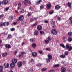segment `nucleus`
I'll use <instances>...</instances> for the list:
<instances>
[{"label":"nucleus","mask_w":72,"mask_h":72,"mask_svg":"<svg viewBox=\"0 0 72 72\" xmlns=\"http://www.w3.org/2000/svg\"><path fill=\"white\" fill-rule=\"evenodd\" d=\"M50 72H54L55 71V70L54 69H52L49 71Z\"/></svg>","instance_id":"obj_55"},{"label":"nucleus","mask_w":72,"mask_h":72,"mask_svg":"<svg viewBox=\"0 0 72 72\" xmlns=\"http://www.w3.org/2000/svg\"><path fill=\"white\" fill-rule=\"evenodd\" d=\"M67 5L69 8H71V3H70L69 2H68V3H67Z\"/></svg>","instance_id":"obj_18"},{"label":"nucleus","mask_w":72,"mask_h":72,"mask_svg":"<svg viewBox=\"0 0 72 72\" xmlns=\"http://www.w3.org/2000/svg\"><path fill=\"white\" fill-rule=\"evenodd\" d=\"M66 49L68 50V51H71L72 50V46H69L68 44L66 45Z\"/></svg>","instance_id":"obj_3"},{"label":"nucleus","mask_w":72,"mask_h":72,"mask_svg":"<svg viewBox=\"0 0 72 72\" xmlns=\"http://www.w3.org/2000/svg\"><path fill=\"white\" fill-rule=\"evenodd\" d=\"M56 25H55L54 24H53L52 27L53 28H54L56 27Z\"/></svg>","instance_id":"obj_63"},{"label":"nucleus","mask_w":72,"mask_h":72,"mask_svg":"<svg viewBox=\"0 0 72 72\" xmlns=\"http://www.w3.org/2000/svg\"><path fill=\"white\" fill-rule=\"evenodd\" d=\"M68 35L69 36H71L72 35V32H69L68 33Z\"/></svg>","instance_id":"obj_30"},{"label":"nucleus","mask_w":72,"mask_h":72,"mask_svg":"<svg viewBox=\"0 0 72 72\" xmlns=\"http://www.w3.org/2000/svg\"><path fill=\"white\" fill-rule=\"evenodd\" d=\"M12 62H13L14 64H16L17 62V59L16 58L12 59Z\"/></svg>","instance_id":"obj_12"},{"label":"nucleus","mask_w":72,"mask_h":72,"mask_svg":"<svg viewBox=\"0 0 72 72\" xmlns=\"http://www.w3.org/2000/svg\"><path fill=\"white\" fill-rule=\"evenodd\" d=\"M3 67L2 66H0V72H1L3 70Z\"/></svg>","instance_id":"obj_43"},{"label":"nucleus","mask_w":72,"mask_h":72,"mask_svg":"<svg viewBox=\"0 0 72 72\" xmlns=\"http://www.w3.org/2000/svg\"><path fill=\"white\" fill-rule=\"evenodd\" d=\"M48 21L47 20H45L44 21V23H48Z\"/></svg>","instance_id":"obj_56"},{"label":"nucleus","mask_w":72,"mask_h":72,"mask_svg":"<svg viewBox=\"0 0 72 72\" xmlns=\"http://www.w3.org/2000/svg\"><path fill=\"white\" fill-rule=\"evenodd\" d=\"M22 62H19L17 63V66L18 67L20 68L22 66Z\"/></svg>","instance_id":"obj_11"},{"label":"nucleus","mask_w":72,"mask_h":72,"mask_svg":"<svg viewBox=\"0 0 72 72\" xmlns=\"http://www.w3.org/2000/svg\"><path fill=\"white\" fill-rule=\"evenodd\" d=\"M68 41L69 42H71L72 41V38L71 37H68Z\"/></svg>","instance_id":"obj_22"},{"label":"nucleus","mask_w":72,"mask_h":72,"mask_svg":"<svg viewBox=\"0 0 72 72\" xmlns=\"http://www.w3.org/2000/svg\"><path fill=\"white\" fill-rule=\"evenodd\" d=\"M51 33L53 35H56L57 34V31L55 29H53L51 30Z\"/></svg>","instance_id":"obj_5"},{"label":"nucleus","mask_w":72,"mask_h":72,"mask_svg":"<svg viewBox=\"0 0 72 72\" xmlns=\"http://www.w3.org/2000/svg\"><path fill=\"white\" fill-rule=\"evenodd\" d=\"M29 9L30 10H32V7H29Z\"/></svg>","instance_id":"obj_61"},{"label":"nucleus","mask_w":72,"mask_h":72,"mask_svg":"<svg viewBox=\"0 0 72 72\" xmlns=\"http://www.w3.org/2000/svg\"><path fill=\"white\" fill-rule=\"evenodd\" d=\"M24 4L25 6H27V3L29 5H30L31 4V2L29 0H24Z\"/></svg>","instance_id":"obj_2"},{"label":"nucleus","mask_w":72,"mask_h":72,"mask_svg":"<svg viewBox=\"0 0 72 72\" xmlns=\"http://www.w3.org/2000/svg\"><path fill=\"white\" fill-rule=\"evenodd\" d=\"M60 57L62 58H65V55L64 54L61 55L60 56Z\"/></svg>","instance_id":"obj_23"},{"label":"nucleus","mask_w":72,"mask_h":72,"mask_svg":"<svg viewBox=\"0 0 72 72\" xmlns=\"http://www.w3.org/2000/svg\"><path fill=\"white\" fill-rule=\"evenodd\" d=\"M37 25V22H36L34 24H33L32 25V27H33L35 26H36Z\"/></svg>","instance_id":"obj_34"},{"label":"nucleus","mask_w":72,"mask_h":72,"mask_svg":"<svg viewBox=\"0 0 72 72\" xmlns=\"http://www.w3.org/2000/svg\"><path fill=\"white\" fill-rule=\"evenodd\" d=\"M47 70V68H43L42 69V71L43 72H44L46 71Z\"/></svg>","instance_id":"obj_31"},{"label":"nucleus","mask_w":72,"mask_h":72,"mask_svg":"<svg viewBox=\"0 0 72 72\" xmlns=\"http://www.w3.org/2000/svg\"><path fill=\"white\" fill-rule=\"evenodd\" d=\"M54 13V11H50L49 12V14L50 15H51L52 14Z\"/></svg>","instance_id":"obj_37"},{"label":"nucleus","mask_w":72,"mask_h":72,"mask_svg":"<svg viewBox=\"0 0 72 72\" xmlns=\"http://www.w3.org/2000/svg\"><path fill=\"white\" fill-rule=\"evenodd\" d=\"M24 10H22L20 11V12L22 14H23L24 13Z\"/></svg>","instance_id":"obj_51"},{"label":"nucleus","mask_w":72,"mask_h":72,"mask_svg":"<svg viewBox=\"0 0 72 72\" xmlns=\"http://www.w3.org/2000/svg\"><path fill=\"white\" fill-rule=\"evenodd\" d=\"M22 64H23V65H24L26 64V62H25V61H23Z\"/></svg>","instance_id":"obj_47"},{"label":"nucleus","mask_w":72,"mask_h":72,"mask_svg":"<svg viewBox=\"0 0 72 72\" xmlns=\"http://www.w3.org/2000/svg\"><path fill=\"white\" fill-rule=\"evenodd\" d=\"M10 30L11 32H14L15 31V29L14 28H12L10 29Z\"/></svg>","instance_id":"obj_42"},{"label":"nucleus","mask_w":72,"mask_h":72,"mask_svg":"<svg viewBox=\"0 0 72 72\" xmlns=\"http://www.w3.org/2000/svg\"><path fill=\"white\" fill-rule=\"evenodd\" d=\"M40 33L41 35H45L44 32L43 31H40Z\"/></svg>","instance_id":"obj_28"},{"label":"nucleus","mask_w":72,"mask_h":72,"mask_svg":"<svg viewBox=\"0 0 72 72\" xmlns=\"http://www.w3.org/2000/svg\"><path fill=\"white\" fill-rule=\"evenodd\" d=\"M13 17L12 15H11L9 17V19L10 20H12L13 19Z\"/></svg>","instance_id":"obj_29"},{"label":"nucleus","mask_w":72,"mask_h":72,"mask_svg":"<svg viewBox=\"0 0 72 72\" xmlns=\"http://www.w3.org/2000/svg\"><path fill=\"white\" fill-rule=\"evenodd\" d=\"M68 55V51H66L64 53V55L66 56Z\"/></svg>","instance_id":"obj_39"},{"label":"nucleus","mask_w":72,"mask_h":72,"mask_svg":"<svg viewBox=\"0 0 72 72\" xmlns=\"http://www.w3.org/2000/svg\"><path fill=\"white\" fill-rule=\"evenodd\" d=\"M46 50L50 51V49L48 48H46Z\"/></svg>","instance_id":"obj_52"},{"label":"nucleus","mask_w":72,"mask_h":72,"mask_svg":"<svg viewBox=\"0 0 72 72\" xmlns=\"http://www.w3.org/2000/svg\"><path fill=\"white\" fill-rule=\"evenodd\" d=\"M34 60L33 58H31V62H34Z\"/></svg>","instance_id":"obj_60"},{"label":"nucleus","mask_w":72,"mask_h":72,"mask_svg":"<svg viewBox=\"0 0 72 72\" xmlns=\"http://www.w3.org/2000/svg\"><path fill=\"white\" fill-rule=\"evenodd\" d=\"M59 66V65L58 64H57L54 65L53 66L54 67H58Z\"/></svg>","instance_id":"obj_41"},{"label":"nucleus","mask_w":72,"mask_h":72,"mask_svg":"<svg viewBox=\"0 0 72 72\" xmlns=\"http://www.w3.org/2000/svg\"><path fill=\"white\" fill-rule=\"evenodd\" d=\"M39 34V32L38 31H35L34 32V35H35L37 36Z\"/></svg>","instance_id":"obj_19"},{"label":"nucleus","mask_w":72,"mask_h":72,"mask_svg":"<svg viewBox=\"0 0 72 72\" xmlns=\"http://www.w3.org/2000/svg\"><path fill=\"white\" fill-rule=\"evenodd\" d=\"M42 0H39L38 1L36 2V5H39L40 3H42Z\"/></svg>","instance_id":"obj_13"},{"label":"nucleus","mask_w":72,"mask_h":72,"mask_svg":"<svg viewBox=\"0 0 72 72\" xmlns=\"http://www.w3.org/2000/svg\"><path fill=\"white\" fill-rule=\"evenodd\" d=\"M17 50H15V55H16V54L17 53Z\"/></svg>","instance_id":"obj_62"},{"label":"nucleus","mask_w":72,"mask_h":72,"mask_svg":"<svg viewBox=\"0 0 72 72\" xmlns=\"http://www.w3.org/2000/svg\"><path fill=\"white\" fill-rule=\"evenodd\" d=\"M26 54L25 52H24L23 51H22L21 53V54L22 55L24 54Z\"/></svg>","instance_id":"obj_44"},{"label":"nucleus","mask_w":72,"mask_h":72,"mask_svg":"<svg viewBox=\"0 0 72 72\" xmlns=\"http://www.w3.org/2000/svg\"><path fill=\"white\" fill-rule=\"evenodd\" d=\"M21 3L20 2H19L18 4V6L20 7V6H21Z\"/></svg>","instance_id":"obj_58"},{"label":"nucleus","mask_w":72,"mask_h":72,"mask_svg":"<svg viewBox=\"0 0 72 72\" xmlns=\"http://www.w3.org/2000/svg\"><path fill=\"white\" fill-rule=\"evenodd\" d=\"M7 55V53L6 52H5L2 54V56L3 57H6Z\"/></svg>","instance_id":"obj_25"},{"label":"nucleus","mask_w":72,"mask_h":72,"mask_svg":"<svg viewBox=\"0 0 72 72\" xmlns=\"http://www.w3.org/2000/svg\"><path fill=\"white\" fill-rule=\"evenodd\" d=\"M32 46L33 48H35L36 47V44L35 43H34L32 45Z\"/></svg>","instance_id":"obj_24"},{"label":"nucleus","mask_w":72,"mask_h":72,"mask_svg":"<svg viewBox=\"0 0 72 72\" xmlns=\"http://www.w3.org/2000/svg\"><path fill=\"white\" fill-rule=\"evenodd\" d=\"M44 8V6L43 5H42L40 6V8L41 9H42Z\"/></svg>","instance_id":"obj_49"},{"label":"nucleus","mask_w":72,"mask_h":72,"mask_svg":"<svg viewBox=\"0 0 72 72\" xmlns=\"http://www.w3.org/2000/svg\"><path fill=\"white\" fill-rule=\"evenodd\" d=\"M9 7H8L7 8H6V9L5 10V11H7L8 10H9Z\"/></svg>","instance_id":"obj_54"},{"label":"nucleus","mask_w":72,"mask_h":72,"mask_svg":"<svg viewBox=\"0 0 72 72\" xmlns=\"http://www.w3.org/2000/svg\"><path fill=\"white\" fill-rule=\"evenodd\" d=\"M69 20L71 21V24L72 25V17H71L69 18Z\"/></svg>","instance_id":"obj_38"},{"label":"nucleus","mask_w":72,"mask_h":72,"mask_svg":"<svg viewBox=\"0 0 72 72\" xmlns=\"http://www.w3.org/2000/svg\"><path fill=\"white\" fill-rule=\"evenodd\" d=\"M26 23V21H22L21 22V24L23 25Z\"/></svg>","instance_id":"obj_32"},{"label":"nucleus","mask_w":72,"mask_h":72,"mask_svg":"<svg viewBox=\"0 0 72 72\" xmlns=\"http://www.w3.org/2000/svg\"><path fill=\"white\" fill-rule=\"evenodd\" d=\"M4 16V15L3 14L0 15V19H1V18H2Z\"/></svg>","instance_id":"obj_45"},{"label":"nucleus","mask_w":72,"mask_h":72,"mask_svg":"<svg viewBox=\"0 0 72 72\" xmlns=\"http://www.w3.org/2000/svg\"><path fill=\"white\" fill-rule=\"evenodd\" d=\"M48 58L46 59V61L47 63H49L51 61V59H52V56L50 54H48Z\"/></svg>","instance_id":"obj_1"},{"label":"nucleus","mask_w":72,"mask_h":72,"mask_svg":"<svg viewBox=\"0 0 72 72\" xmlns=\"http://www.w3.org/2000/svg\"><path fill=\"white\" fill-rule=\"evenodd\" d=\"M27 15L28 17L30 16L31 15L30 14V13H28V14H27Z\"/></svg>","instance_id":"obj_59"},{"label":"nucleus","mask_w":72,"mask_h":72,"mask_svg":"<svg viewBox=\"0 0 72 72\" xmlns=\"http://www.w3.org/2000/svg\"><path fill=\"white\" fill-rule=\"evenodd\" d=\"M12 38V35L11 34H10L8 35L7 38L8 39H10Z\"/></svg>","instance_id":"obj_26"},{"label":"nucleus","mask_w":72,"mask_h":72,"mask_svg":"<svg viewBox=\"0 0 72 72\" xmlns=\"http://www.w3.org/2000/svg\"><path fill=\"white\" fill-rule=\"evenodd\" d=\"M35 39L34 38H31L30 39V42H35Z\"/></svg>","instance_id":"obj_20"},{"label":"nucleus","mask_w":72,"mask_h":72,"mask_svg":"<svg viewBox=\"0 0 72 72\" xmlns=\"http://www.w3.org/2000/svg\"><path fill=\"white\" fill-rule=\"evenodd\" d=\"M60 46L62 47L63 48H65V46H64V44L62 43L60 44Z\"/></svg>","instance_id":"obj_35"},{"label":"nucleus","mask_w":72,"mask_h":72,"mask_svg":"<svg viewBox=\"0 0 72 72\" xmlns=\"http://www.w3.org/2000/svg\"><path fill=\"white\" fill-rule=\"evenodd\" d=\"M30 20L31 22H33L34 21V19L32 18H31Z\"/></svg>","instance_id":"obj_53"},{"label":"nucleus","mask_w":72,"mask_h":72,"mask_svg":"<svg viewBox=\"0 0 72 72\" xmlns=\"http://www.w3.org/2000/svg\"><path fill=\"white\" fill-rule=\"evenodd\" d=\"M5 68H8L9 67V64L8 63H5L4 64Z\"/></svg>","instance_id":"obj_8"},{"label":"nucleus","mask_w":72,"mask_h":72,"mask_svg":"<svg viewBox=\"0 0 72 72\" xmlns=\"http://www.w3.org/2000/svg\"><path fill=\"white\" fill-rule=\"evenodd\" d=\"M3 25H4V23H0V26H3Z\"/></svg>","instance_id":"obj_48"},{"label":"nucleus","mask_w":72,"mask_h":72,"mask_svg":"<svg viewBox=\"0 0 72 72\" xmlns=\"http://www.w3.org/2000/svg\"><path fill=\"white\" fill-rule=\"evenodd\" d=\"M37 55V53L35 52H33L32 53V56L35 57Z\"/></svg>","instance_id":"obj_16"},{"label":"nucleus","mask_w":72,"mask_h":72,"mask_svg":"<svg viewBox=\"0 0 72 72\" xmlns=\"http://www.w3.org/2000/svg\"><path fill=\"white\" fill-rule=\"evenodd\" d=\"M52 22H53V25H54L55 24V21H52Z\"/></svg>","instance_id":"obj_64"},{"label":"nucleus","mask_w":72,"mask_h":72,"mask_svg":"<svg viewBox=\"0 0 72 72\" xmlns=\"http://www.w3.org/2000/svg\"><path fill=\"white\" fill-rule=\"evenodd\" d=\"M48 40L49 41H50L51 40V38L50 37V36L48 37Z\"/></svg>","instance_id":"obj_46"},{"label":"nucleus","mask_w":72,"mask_h":72,"mask_svg":"<svg viewBox=\"0 0 72 72\" xmlns=\"http://www.w3.org/2000/svg\"><path fill=\"white\" fill-rule=\"evenodd\" d=\"M46 6L47 9L49 10L51 7V5L50 3H48L46 4Z\"/></svg>","instance_id":"obj_6"},{"label":"nucleus","mask_w":72,"mask_h":72,"mask_svg":"<svg viewBox=\"0 0 72 72\" xmlns=\"http://www.w3.org/2000/svg\"><path fill=\"white\" fill-rule=\"evenodd\" d=\"M61 17H58L57 18V20H58V21H60L61 20Z\"/></svg>","instance_id":"obj_50"},{"label":"nucleus","mask_w":72,"mask_h":72,"mask_svg":"<svg viewBox=\"0 0 72 72\" xmlns=\"http://www.w3.org/2000/svg\"><path fill=\"white\" fill-rule=\"evenodd\" d=\"M4 24H3V26H8L9 25V23L8 22H6L3 23Z\"/></svg>","instance_id":"obj_21"},{"label":"nucleus","mask_w":72,"mask_h":72,"mask_svg":"<svg viewBox=\"0 0 72 72\" xmlns=\"http://www.w3.org/2000/svg\"><path fill=\"white\" fill-rule=\"evenodd\" d=\"M8 3V1L7 0H3L2 2V3L3 5H7Z\"/></svg>","instance_id":"obj_4"},{"label":"nucleus","mask_w":72,"mask_h":72,"mask_svg":"<svg viewBox=\"0 0 72 72\" xmlns=\"http://www.w3.org/2000/svg\"><path fill=\"white\" fill-rule=\"evenodd\" d=\"M61 72H66V69L64 67H62L61 68Z\"/></svg>","instance_id":"obj_14"},{"label":"nucleus","mask_w":72,"mask_h":72,"mask_svg":"<svg viewBox=\"0 0 72 72\" xmlns=\"http://www.w3.org/2000/svg\"><path fill=\"white\" fill-rule=\"evenodd\" d=\"M24 19V17L23 15H20V17H19V20L20 21H22Z\"/></svg>","instance_id":"obj_10"},{"label":"nucleus","mask_w":72,"mask_h":72,"mask_svg":"<svg viewBox=\"0 0 72 72\" xmlns=\"http://www.w3.org/2000/svg\"><path fill=\"white\" fill-rule=\"evenodd\" d=\"M15 66V63L12 62V63L10 64V66L11 68H14Z\"/></svg>","instance_id":"obj_17"},{"label":"nucleus","mask_w":72,"mask_h":72,"mask_svg":"<svg viewBox=\"0 0 72 72\" xmlns=\"http://www.w3.org/2000/svg\"><path fill=\"white\" fill-rule=\"evenodd\" d=\"M60 7L58 5H57L55 6V9L57 10H59L60 9Z\"/></svg>","instance_id":"obj_15"},{"label":"nucleus","mask_w":72,"mask_h":72,"mask_svg":"<svg viewBox=\"0 0 72 72\" xmlns=\"http://www.w3.org/2000/svg\"><path fill=\"white\" fill-rule=\"evenodd\" d=\"M41 66V64L40 63H38L37 65V67L39 66V67H40Z\"/></svg>","instance_id":"obj_36"},{"label":"nucleus","mask_w":72,"mask_h":72,"mask_svg":"<svg viewBox=\"0 0 72 72\" xmlns=\"http://www.w3.org/2000/svg\"><path fill=\"white\" fill-rule=\"evenodd\" d=\"M6 48L8 49L10 48H11L10 45L9 44H6L5 45Z\"/></svg>","instance_id":"obj_9"},{"label":"nucleus","mask_w":72,"mask_h":72,"mask_svg":"<svg viewBox=\"0 0 72 72\" xmlns=\"http://www.w3.org/2000/svg\"><path fill=\"white\" fill-rule=\"evenodd\" d=\"M38 52L41 55H43L44 54V53L41 51H38Z\"/></svg>","instance_id":"obj_33"},{"label":"nucleus","mask_w":72,"mask_h":72,"mask_svg":"<svg viewBox=\"0 0 72 72\" xmlns=\"http://www.w3.org/2000/svg\"><path fill=\"white\" fill-rule=\"evenodd\" d=\"M18 57H19V58H21L22 57V55L20 54L18 56Z\"/></svg>","instance_id":"obj_27"},{"label":"nucleus","mask_w":72,"mask_h":72,"mask_svg":"<svg viewBox=\"0 0 72 72\" xmlns=\"http://www.w3.org/2000/svg\"><path fill=\"white\" fill-rule=\"evenodd\" d=\"M14 26L16 25L17 24V22H14Z\"/></svg>","instance_id":"obj_57"},{"label":"nucleus","mask_w":72,"mask_h":72,"mask_svg":"<svg viewBox=\"0 0 72 72\" xmlns=\"http://www.w3.org/2000/svg\"><path fill=\"white\" fill-rule=\"evenodd\" d=\"M44 42L46 44H48L49 43V41L48 40H45Z\"/></svg>","instance_id":"obj_40"},{"label":"nucleus","mask_w":72,"mask_h":72,"mask_svg":"<svg viewBox=\"0 0 72 72\" xmlns=\"http://www.w3.org/2000/svg\"><path fill=\"white\" fill-rule=\"evenodd\" d=\"M42 28V26L41 25H38L37 27V29L38 31H40Z\"/></svg>","instance_id":"obj_7"}]
</instances>
